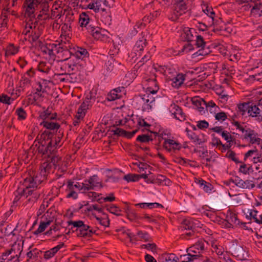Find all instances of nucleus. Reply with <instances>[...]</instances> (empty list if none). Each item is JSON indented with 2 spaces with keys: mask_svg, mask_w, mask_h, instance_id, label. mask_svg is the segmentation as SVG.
Wrapping results in <instances>:
<instances>
[{
  "mask_svg": "<svg viewBox=\"0 0 262 262\" xmlns=\"http://www.w3.org/2000/svg\"><path fill=\"white\" fill-rule=\"evenodd\" d=\"M46 180L43 172L41 174H37L34 171H30L27 174L23 183L25 187L23 191L27 198L30 196L27 200L28 202H35L37 200L40 196V192L36 189Z\"/></svg>",
  "mask_w": 262,
  "mask_h": 262,
  "instance_id": "1",
  "label": "nucleus"
},
{
  "mask_svg": "<svg viewBox=\"0 0 262 262\" xmlns=\"http://www.w3.org/2000/svg\"><path fill=\"white\" fill-rule=\"evenodd\" d=\"M52 137V132L45 130L40 135V141L38 142V152L42 156H45V158L57 153L58 151L55 145H53L52 140H50Z\"/></svg>",
  "mask_w": 262,
  "mask_h": 262,
  "instance_id": "2",
  "label": "nucleus"
},
{
  "mask_svg": "<svg viewBox=\"0 0 262 262\" xmlns=\"http://www.w3.org/2000/svg\"><path fill=\"white\" fill-rule=\"evenodd\" d=\"M68 226H71V228L66 233V234H69L70 230L75 232L78 237H91L95 234L96 230L93 227L85 224L84 222L81 220L70 221L68 222Z\"/></svg>",
  "mask_w": 262,
  "mask_h": 262,
  "instance_id": "3",
  "label": "nucleus"
},
{
  "mask_svg": "<svg viewBox=\"0 0 262 262\" xmlns=\"http://www.w3.org/2000/svg\"><path fill=\"white\" fill-rule=\"evenodd\" d=\"M237 107V113L242 116H244L247 113L249 116L256 117L257 120L262 121V115L260 114L261 110H260L258 105L248 102L238 104Z\"/></svg>",
  "mask_w": 262,
  "mask_h": 262,
  "instance_id": "4",
  "label": "nucleus"
},
{
  "mask_svg": "<svg viewBox=\"0 0 262 262\" xmlns=\"http://www.w3.org/2000/svg\"><path fill=\"white\" fill-rule=\"evenodd\" d=\"M61 164V158L57 156V153L51 155L47 158V161L42 164L40 172H36V173L41 174L43 172L47 180L48 174L50 173L52 167L56 169L57 167H59Z\"/></svg>",
  "mask_w": 262,
  "mask_h": 262,
  "instance_id": "5",
  "label": "nucleus"
},
{
  "mask_svg": "<svg viewBox=\"0 0 262 262\" xmlns=\"http://www.w3.org/2000/svg\"><path fill=\"white\" fill-rule=\"evenodd\" d=\"M187 3L185 0H174L173 9L169 18L172 21L177 20L187 12Z\"/></svg>",
  "mask_w": 262,
  "mask_h": 262,
  "instance_id": "6",
  "label": "nucleus"
},
{
  "mask_svg": "<svg viewBox=\"0 0 262 262\" xmlns=\"http://www.w3.org/2000/svg\"><path fill=\"white\" fill-rule=\"evenodd\" d=\"M243 135L241 138L249 141L251 144H260L261 139L258 137V134L255 130L252 129L247 125H245V128L242 131Z\"/></svg>",
  "mask_w": 262,
  "mask_h": 262,
  "instance_id": "7",
  "label": "nucleus"
},
{
  "mask_svg": "<svg viewBox=\"0 0 262 262\" xmlns=\"http://www.w3.org/2000/svg\"><path fill=\"white\" fill-rule=\"evenodd\" d=\"M89 33L97 40H100L105 42H111V38L108 36L109 32L105 29H103L98 27H94L90 31Z\"/></svg>",
  "mask_w": 262,
  "mask_h": 262,
  "instance_id": "8",
  "label": "nucleus"
},
{
  "mask_svg": "<svg viewBox=\"0 0 262 262\" xmlns=\"http://www.w3.org/2000/svg\"><path fill=\"white\" fill-rule=\"evenodd\" d=\"M26 255L27 259L25 262H40L42 259V251L37 248H32L31 246L28 248Z\"/></svg>",
  "mask_w": 262,
  "mask_h": 262,
  "instance_id": "9",
  "label": "nucleus"
},
{
  "mask_svg": "<svg viewBox=\"0 0 262 262\" xmlns=\"http://www.w3.org/2000/svg\"><path fill=\"white\" fill-rule=\"evenodd\" d=\"M69 54L73 57H76L81 60H84L85 58L89 56V54L85 49L78 47L70 48Z\"/></svg>",
  "mask_w": 262,
  "mask_h": 262,
  "instance_id": "10",
  "label": "nucleus"
},
{
  "mask_svg": "<svg viewBox=\"0 0 262 262\" xmlns=\"http://www.w3.org/2000/svg\"><path fill=\"white\" fill-rule=\"evenodd\" d=\"M195 45L197 48H201V49L195 53L198 55H207L210 52L209 49H205L206 42L204 41L203 37L201 35L196 36Z\"/></svg>",
  "mask_w": 262,
  "mask_h": 262,
  "instance_id": "11",
  "label": "nucleus"
},
{
  "mask_svg": "<svg viewBox=\"0 0 262 262\" xmlns=\"http://www.w3.org/2000/svg\"><path fill=\"white\" fill-rule=\"evenodd\" d=\"M38 46L40 50L42 53L45 54H48L50 56L55 55L54 51L57 49V45L55 43H49L43 45L42 42L40 40L38 41Z\"/></svg>",
  "mask_w": 262,
  "mask_h": 262,
  "instance_id": "12",
  "label": "nucleus"
},
{
  "mask_svg": "<svg viewBox=\"0 0 262 262\" xmlns=\"http://www.w3.org/2000/svg\"><path fill=\"white\" fill-rule=\"evenodd\" d=\"M204 250V243L202 240L198 241L193 246L187 248V252H190L193 255H198V258L201 256V253Z\"/></svg>",
  "mask_w": 262,
  "mask_h": 262,
  "instance_id": "13",
  "label": "nucleus"
},
{
  "mask_svg": "<svg viewBox=\"0 0 262 262\" xmlns=\"http://www.w3.org/2000/svg\"><path fill=\"white\" fill-rule=\"evenodd\" d=\"M79 23L80 27L85 28L89 33L94 27L90 24V19L88 12H82L80 14Z\"/></svg>",
  "mask_w": 262,
  "mask_h": 262,
  "instance_id": "14",
  "label": "nucleus"
},
{
  "mask_svg": "<svg viewBox=\"0 0 262 262\" xmlns=\"http://www.w3.org/2000/svg\"><path fill=\"white\" fill-rule=\"evenodd\" d=\"M186 74L183 73H178L176 75H173L171 76H169V78H170V80L172 81L171 85L172 87L178 89L184 83L185 79Z\"/></svg>",
  "mask_w": 262,
  "mask_h": 262,
  "instance_id": "15",
  "label": "nucleus"
},
{
  "mask_svg": "<svg viewBox=\"0 0 262 262\" xmlns=\"http://www.w3.org/2000/svg\"><path fill=\"white\" fill-rule=\"evenodd\" d=\"M234 183L236 186L242 189H252L255 187V184L252 181L246 180L244 181L240 179L238 177H236L233 181Z\"/></svg>",
  "mask_w": 262,
  "mask_h": 262,
  "instance_id": "16",
  "label": "nucleus"
},
{
  "mask_svg": "<svg viewBox=\"0 0 262 262\" xmlns=\"http://www.w3.org/2000/svg\"><path fill=\"white\" fill-rule=\"evenodd\" d=\"M233 253L235 256L241 260H245L248 257V251L241 246L234 247Z\"/></svg>",
  "mask_w": 262,
  "mask_h": 262,
  "instance_id": "17",
  "label": "nucleus"
},
{
  "mask_svg": "<svg viewBox=\"0 0 262 262\" xmlns=\"http://www.w3.org/2000/svg\"><path fill=\"white\" fill-rule=\"evenodd\" d=\"M171 106L173 110V112L172 113V114L173 115L174 117L180 121H185L186 116L185 113H183L182 109L179 106L175 104H173Z\"/></svg>",
  "mask_w": 262,
  "mask_h": 262,
  "instance_id": "18",
  "label": "nucleus"
},
{
  "mask_svg": "<svg viewBox=\"0 0 262 262\" xmlns=\"http://www.w3.org/2000/svg\"><path fill=\"white\" fill-rule=\"evenodd\" d=\"M64 246L65 245L63 242L60 243L57 246L45 251L43 254V258L45 259H49L51 258L61 248Z\"/></svg>",
  "mask_w": 262,
  "mask_h": 262,
  "instance_id": "19",
  "label": "nucleus"
},
{
  "mask_svg": "<svg viewBox=\"0 0 262 262\" xmlns=\"http://www.w3.org/2000/svg\"><path fill=\"white\" fill-rule=\"evenodd\" d=\"M140 96L141 97V98H142L143 100V111L151 110V103L155 102V99L149 94L140 95Z\"/></svg>",
  "mask_w": 262,
  "mask_h": 262,
  "instance_id": "20",
  "label": "nucleus"
},
{
  "mask_svg": "<svg viewBox=\"0 0 262 262\" xmlns=\"http://www.w3.org/2000/svg\"><path fill=\"white\" fill-rule=\"evenodd\" d=\"M40 125L42 126L43 127L47 128L49 131L56 130L59 129L60 125L57 123L56 121H51V120H48L47 121H42L40 123Z\"/></svg>",
  "mask_w": 262,
  "mask_h": 262,
  "instance_id": "21",
  "label": "nucleus"
},
{
  "mask_svg": "<svg viewBox=\"0 0 262 262\" xmlns=\"http://www.w3.org/2000/svg\"><path fill=\"white\" fill-rule=\"evenodd\" d=\"M226 218L233 227L234 226L236 227L240 225L241 222L238 219L237 214L230 209L227 211Z\"/></svg>",
  "mask_w": 262,
  "mask_h": 262,
  "instance_id": "22",
  "label": "nucleus"
},
{
  "mask_svg": "<svg viewBox=\"0 0 262 262\" xmlns=\"http://www.w3.org/2000/svg\"><path fill=\"white\" fill-rule=\"evenodd\" d=\"M52 137L50 140H52L53 141V145H55L56 149H57L58 147H60L61 146V144H60V143L63 137V133L61 129H59L58 133L55 135H54L53 132H52Z\"/></svg>",
  "mask_w": 262,
  "mask_h": 262,
  "instance_id": "23",
  "label": "nucleus"
},
{
  "mask_svg": "<svg viewBox=\"0 0 262 262\" xmlns=\"http://www.w3.org/2000/svg\"><path fill=\"white\" fill-rule=\"evenodd\" d=\"M84 182L91 184L94 189L96 187H99L100 188H102L103 187L102 182L99 181L98 177L97 174H94L90 177L88 180H85Z\"/></svg>",
  "mask_w": 262,
  "mask_h": 262,
  "instance_id": "24",
  "label": "nucleus"
},
{
  "mask_svg": "<svg viewBox=\"0 0 262 262\" xmlns=\"http://www.w3.org/2000/svg\"><path fill=\"white\" fill-rule=\"evenodd\" d=\"M173 145H176V147H180V143L172 139H164V141L163 144V147L168 152L171 151V148L172 147Z\"/></svg>",
  "mask_w": 262,
  "mask_h": 262,
  "instance_id": "25",
  "label": "nucleus"
},
{
  "mask_svg": "<svg viewBox=\"0 0 262 262\" xmlns=\"http://www.w3.org/2000/svg\"><path fill=\"white\" fill-rule=\"evenodd\" d=\"M8 250L11 251L12 254L15 256H17L20 257V255L23 250V243L21 244L15 243L12 246L11 249Z\"/></svg>",
  "mask_w": 262,
  "mask_h": 262,
  "instance_id": "26",
  "label": "nucleus"
},
{
  "mask_svg": "<svg viewBox=\"0 0 262 262\" xmlns=\"http://www.w3.org/2000/svg\"><path fill=\"white\" fill-rule=\"evenodd\" d=\"M42 1V0H40V3H38L37 6L39 9H41L40 12L45 15L43 19H47L49 17V15L47 13L49 11V5L48 2L46 0L44 2Z\"/></svg>",
  "mask_w": 262,
  "mask_h": 262,
  "instance_id": "27",
  "label": "nucleus"
},
{
  "mask_svg": "<svg viewBox=\"0 0 262 262\" xmlns=\"http://www.w3.org/2000/svg\"><path fill=\"white\" fill-rule=\"evenodd\" d=\"M194 31H195L194 29L185 28L183 30V33L182 34V38L187 42H191L193 41L194 37L192 33Z\"/></svg>",
  "mask_w": 262,
  "mask_h": 262,
  "instance_id": "28",
  "label": "nucleus"
},
{
  "mask_svg": "<svg viewBox=\"0 0 262 262\" xmlns=\"http://www.w3.org/2000/svg\"><path fill=\"white\" fill-rule=\"evenodd\" d=\"M147 45V42L144 37H142L141 38H140L136 43L135 46H134V50L137 52H139V54H140L141 51H143L144 50V48L146 47Z\"/></svg>",
  "mask_w": 262,
  "mask_h": 262,
  "instance_id": "29",
  "label": "nucleus"
},
{
  "mask_svg": "<svg viewBox=\"0 0 262 262\" xmlns=\"http://www.w3.org/2000/svg\"><path fill=\"white\" fill-rule=\"evenodd\" d=\"M80 2V7L83 9H91L94 8V0H78Z\"/></svg>",
  "mask_w": 262,
  "mask_h": 262,
  "instance_id": "30",
  "label": "nucleus"
},
{
  "mask_svg": "<svg viewBox=\"0 0 262 262\" xmlns=\"http://www.w3.org/2000/svg\"><path fill=\"white\" fill-rule=\"evenodd\" d=\"M126 212L127 219L131 221H136L137 220H142L141 216L138 215L136 213L130 210L128 207L126 209Z\"/></svg>",
  "mask_w": 262,
  "mask_h": 262,
  "instance_id": "31",
  "label": "nucleus"
},
{
  "mask_svg": "<svg viewBox=\"0 0 262 262\" xmlns=\"http://www.w3.org/2000/svg\"><path fill=\"white\" fill-rule=\"evenodd\" d=\"M37 68L38 71L48 74L51 70V66L49 63L40 61L38 65Z\"/></svg>",
  "mask_w": 262,
  "mask_h": 262,
  "instance_id": "32",
  "label": "nucleus"
},
{
  "mask_svg": "<svg viewBox=\"0 0 262 262\" xmlns=\"http://www.w3.org/2000/svg\"><path fill=\"white\" fill-rule=\"evenodd\" d=\"M122 97L121 94L116 93V92L113 89L107 94L106 100L108 101H113L116 99H120Z\"/></svg>",
  "mask_w": 262,
  "mask_h": 262,
  "instance_id": "33",
  "label": "nucleus"
},
{
  "mask_svg": "<svg viewBox=\"0 0 262 262\" xmlns=\"http://www.w3.org/2000/svg\"><path fill=\"white\" fill-rule=\"evenodd\" d=\"M52 221L48 220L46 222H41L38 229L34 232V234L37 235L44 231L48 226L50 225Z\"/></svg>",
  "mask_w": 262,
  "mask_h": 262,
  "instance_id": "34",
  "label": "nucleus"
},
{
  "mask_svg": "<svg viewBox=\"0 0 262 262\" xmlns=\"http://www.w3.org/2000/svg\"><path fill=\"white\" fill-rule=\"evenodd\" d=\"M119 64L120 63L116 61L112 56H110L109 59L105 62L107 70L110 71H113L114 67Z\"/></svg>",
  "mask_w": 262,
  "mask_h": 262,
  "instance_id": "35",
  "label": "nucleus"
},
{
  "mask_svg": "<svg viewBox=\"0 0 262 262\" xmlns=\"http://www.w3.org/2000/svg\"><path fill=\"white\" fill-rule=\"evenodd\" d=\"M136 141L141 143H147L149 141H153L152 136L146 134H142L137 137Z\"/></svg>",
  "mask_w": 262,
  "mask_h": 262,
  "instance_id": "36",
  "label": "nucleus"
},
{
  "mask_svg": "<svg viewBox=\"0 0 262 262\" xmlns=\"http://www.w3.org/2000/svg\"><path fill=\"white\" fill-rule=\"evenodd\" d=\"M13 257L12 253L11 251L6 250L5 252H3L0 256V261L2 262H9Z\"/></svg>",
  "mask_w": 262,
  "mask_h": 262,
  "instance_id": "37",
  "label": "nucleus"
},
{
  "mask_svg": "<svg viewBox=\"0 0 262 262\" xmlns=\"http://www.w3.org/2000/svg\"><path fill=\"white\" fill-rule=\"evenodd\" d=\"M38 3H40V0H26L24 5L27 6V9L34 10L35 5L38 8Z\"/></svg>",
  "mask_w": 262,
  "mask_h": 262,
  "instance_id": "38",
  "label": "nucleus"
},
{
  "mask_svg": "<svg viewBox=\"0 0 262 262\" xmlns=\"http://www.w3.org/2000/svg\"><path fill=\"white\" fill-rule=\"evenodd\" d=\"M106 210L110 213L114 214L117 216H121L122 214L120 213L121 210L118 207L115 205H107L105 206Z\"/></svg>",
  "mask_w": 262,
  "mask_h": 262,
  "instance_id": "39",
  "label": "nucleus"
},
{
  "mask_svg": "<svg viewBox=\"0 0 262 262\" xmlns=\"http://www.w3.org/2000/svg\"><path fill=\"white\" fill-rule=\"evenodd\" d=\"M181 258H183L182 262H193L194 260L198 259V255H193L190 252H187V254L181 256Z\"/></svg>",
  "mask_w": 262,
  "mask_h": 262,
  "instance_id": "40",
  "label": "nucleus"
},
{
  "mask_svg": "<svg viewBox=\"0 0 262 262\" xmlns=\"http://www.w3.org/2000/svg\"><path fill=\"white\" fill-rule=\"evenodd\" d=\"M181 228L185 230L194 229L193 223L189 219H185L183 221Z\"/></svg>",
  "mask_w": 262,
  "mask_h": 262,
  "instance_id": "41",
  "label": "nucleus"
},
{
  "mask_svg": "<svg viewBox=\"0 0 262 262\" xmlns=\"http://www.w3.org/2000/svg\"><path fill=\"white\" fill-rule=\"evenodd\" d=\"M143 100L142 98L140 96V95L136 97L133 100V104L137 109L140 110L141 109L143 111Z\"/></svg>",
  "mask_w": 262,
  "mask_h": 262,
  "instance_id": "42",
  "label": "nucleus"
},
{
  "mask_svg": "<svg viewBox=\"0 0 262 262\" xmlns=\"http://www.w3.org/2000/svg\"><path fill=\"white\" fill-rule=\"evenodd\" d=\"M70 48H71L70 45L69 44L67 45L66 42L59 43L57 45V49L56 50L57 53L63 52H68L69 53Z\"/></svg>",
  "mask_w": 262,
  "mask_h": 262,
  "instance_id": "43",
  "label": "nucleus"
},
{
  "mask_svg": "<svg viewBox=\"0 0 262 262\" xmlns=\"http://www.w3.org/2000/svg\"><path fill=\"white\" fill-rule=\"evenodd\" d=\"M39 118L42 120V121H47L50 119V115H51V111L48 108L46 110L39 112Z\"/></svg>",
  "mask_w": 262,
  "mask_h": 262,
  "instance_id": "44",
  "label": "nucleus"
},
{
  "mask_svg": "<svg viewBox=\"0 0 262 262\" xmlns=\"http://www.w3.org/2000/svg\"><path fill=\"white\" fill-rule=\"evenodd\" d=\"M205 8H203V12L209 17L212 18V20H214V18L215 16V13L213 11V10L211 7H209L208 6H204Z\"/></svg>",
  "mask_w": 262,
  "mask_h": 262,
  "instance_id": "45",
  "label": "nucleus"
},
{
  "mask_svg": "<svg viewBox=\"0 0 262 262\" xmlns=\"http://www.w3.org/2000/svg\"><path fill=\"white\" fill-rule=\"evenodd\" d=\"M15 113L18 116V119L19 120H25L27 117V113L23 107L17 108Z\"/></svg>",
  "mask_w": 262,
  "mask_h": 262,
  "instance_id": "46",
  "label": "nucleus"
},
{
  "mask_svg": "<svg viewBox=\"0 0 262 262\" xmlns=\"http://www.w3.org/2000/svg\"><path fill=\"white\" fill-rule=\"evenodd\" d=\"M18 51L17 48H16L13 45H9L6 51V55L10 56L16 54Z\"/></svg>",
  "mask_w": 262,
  "mask_h": 262,
  "instance_id": "47",
  "label": "nucleus"
},
{
  "mask_svg": "<svg viewBox=\"0 0 262 262\" xmlns=\"http://www.w3.org/2000/svg\"><path fill=\"white\" fill-rule=\"evenodd\" d=\"M235 156L236 154L234 151L229 150L227 151L225 157L231 159L232 161H234L236 164L242 163V161H239L238 159L236 158Z\"/></svg>",
  "mask_w": 262,
  "mask_h": 262,
  "instance_id": "48",
  "label": "nucleus"
},
{
  "mask_svg": "<svg viewBox=\"0 0 262 262\" xmlns=\"http://www.w3.org/2000/svg\"><path fill=\"white\" fill-rule=\"evenodd\" d=\"M106 0H94V8L93 9L95 13L100 12L101 9V4H105Z\"/></svg>",
  "mask_w": 262,
  "mask_h": 262,
  "instance_id": "49",
  "label": "nucleus"
},
{
  "mask_svg": "<svg viewBox=\"0 0 262 262\" xmlns=\"http://www.w3.org/2000/svg\"><path fill=\"white\" fill-rule=\"evenodd\" d=\"M86 66V63L84 60H80L77 64L74 66V71L76 72L78 71H81L84 69V68Z\"/></svg>",
  "mask_w": 262,
  "mask_h": 262,
  "instance_id": "50",
  "label": "nucleus"
},
{
  "mask_svg": "<svg viewBox=\"0 0 262 262\" xmlns=\"http://www.w3.org/2000/svg\"><path fill=\"white\" fill-rule=\"evenodd\" d=\"M162 72L164 75L166 76H168L169 75H172L175 73L176 74H177L174 69L168 66H165L164 68H162Z\"/></svg>",
  "mask_w": 262,
  "mask_h": 262,
  "instance_id": "51",
  "label": "nucleus"
},
{
  "mask_svg": "<svg viewBox=\"0 0 262 262\" xmlns=\"http://www.w3.org/2000/svg\"><path fill=\"white\" fill-rule=\"evenodd\" d=\"M151 56L149 53L146 54L143 57L141 58V59L136 64L135 67H137L138 68L142 66L145 62L148 61L150 59Z\"/></svg>",
  "mask_w": 262,
  "mask_h": 262,
  "instance_id": "52",
  "label": "nucleus"
},
{
  "mask_svg": "<svg viewBox=\"0 0 262 262\" xmlns=\"http://www.w3.org/2000/svg\"><path fill=\"white\" fill-rule=\"evenodd\" d=\"M222 137L224 138V139L228 142V143H231L233 142L235 140V138H233L230 135L229 132L227 131H223L222 132Z\"/></svg>",
  "mask_w": 262,
  "mask_h": 262,
  "instance_id": "53",
  "label": "nucleus"
},
{
  "mask_svg": "<svg viewBox=\"0 0 262 262\" xmlns=\"http://www.w3.org/2000/svg\"><path fill=\"white\" fill-rule=\"evenodd\" d=\"M40 35V34L39 32H37L36 31H32L31 34L29 36V41L31 43H33L34 42H35L38 40Z\"/></svg>",
  "mask_w": 262,
  "mask_h": 262,
  "instance_id": "54",
  "label": "nucleus"
},
{
  "mask_svg": "<svg viewBox=\"0 0 262 262\" xmlns=\"http://www.w3.org/2000/svg\"><path fill=\"white\" fill-rule=\"evenodd\" d=\"M242 164L241 165L239 168V171L245 174H248L249 173V171L252 170V167L249 166L247 167V165L244 163H241Z\"/></svg>",
  "mask_w": 262,
  "mask_h": 262,
  "instance_id": "55",
  "label": "nucleus"
},
{
  "mask_svg": "<svg viewBox=\"0 0 262 262\" xmlns=\"http://www.w3.org/2000/svg\"><path fill=\"white\" fill-rule=\"evenodd\" d=\"M187 136L190 140L193 141V142H197L199 144H200L202 143L201 139L199 138V136L195 134V133L191 132L190 133H188Z\"/></svg>",
  "mask_w": 262,
  "mask_h": 262,
  "instance_id": "56",
  "label": "nucleus"
},
{
  "mask_svg": "<svg viewBox=\"0 0 262 262\" xmlns=\"http://www.w3.org/2000/svg\"><path fill=\"white\" fill-rule=\"evenodd\" d=\"M17 227V226L15 228L13 229L11 225H7L5 228V230H3L4 236L10 235L11 233L16 230Z\"/></svg>",
  "mask_w": 262,
  "mask_h": 262,
  "instance_id": "57",
  "label": "nucleus"
},
{
  "mask_svg": "<svg viewBox=\"0 0 262 262\" xmlns=\"http://www.w3.org/2000/svg\"><path fill=\"white\" fill-rule=\"evenodd\" d=\"M215 118L218 121H224L227 119V115L224 112H220L215 114Z\"/></svg>",
  "mask_w": 262,
  "mask_h": 262,
  "instance_id": "58",
  "label": "nucleus"
},
{
  "mask_svg": "<svg viewBox=\"0 0 262 262\" xmlns=\"http://www.w3.org/2000/svg\"><path fill=\"white\" fill-rule=\"evenodd\" d=\"M192 103L197 107H198L200 106H201L202 103L203 104V105L206 104V101L203 99L199 98H192Z\"/></svg>",
  "mask_w": 262,
  "mask_h": 262,
  "instance_id": "59",
  "label": "nucleus"
},
{
  "mask_svg": "<svg viewBox=\"0 0 262 262\" xmlns=\"http://www.w3.org/2000/svg\"><path fill=\"white\" fill-rule=\"evenodd\" d=\"M258 213V211L256 210H251L250 212V216L251 217H252L255 222L258 224H261V220L260 219H258L256 216L257 213Z\"/></svg>",
  "mask_w": 262,
  "mask_h": 262,
  "instance_id": "60",
  "label": "nucleus"
},
{
  "mask_svg": "<svg viewBox=\"0 0 262 262\" xmlns=\"http://www.w3.org/2000/svg\"><path fill=\"white\" fill-rule=\"evenodd\" d=\"M101 200H103L104 202H113L115 200V197L114 196V193H111L109 194V196L98 199L96 201L99 203H101Z\"/></svg>",
  "mask_w": 262,
  "mask_h": 262,
  "instance_id": "61",
  "label": "nucleus"
},
{
  "mask_svg": "<svg viewBox=\"0 0 262 262\" xmlns=\"http://www.w3.org/2000/svg\"><path fill=\"white\" fill-rule=\"evenodd\" d=\"M193 45L190 42H187V43L184 45L181 50V53L186 52L188 53L193 50Z\"/></svg>",
  "mask_w": 262,
  "mask_h": 262,
  "instance_id": "62",
  "label": "nucleus"
},
{
  "mask_svg": "<svg viewBox=\"0 0 262 262\" xmlns=\"http://www.w3.org/2000/svg\"><path fill=\"white\" fill-rule=\"evenodd\" d=\"M196 126L201 129L207 128L209 126V123L206 120H201L197 122Z\"/></svg>",
  "mask_w": 262,
  "mask_h": 262,
  "instance_id": "63",
  "label": "nucleus"
},
{
  "mask_svg": "<svg viewBox=\"0 0 262 262\" xmlns=\"http://www.w3.org/2000/svg\"><path fill=\"white\" fill-rule=\"evenodd\" d=\"M63 67L64 68V69H67V72L68 73L71 72L72 74H73L75 72L74 71V66L70 60L68 63H63Z\"/></svg>",
  "mask_w": 262,
  "mask_h": 262,
  "instance_id": "64",
  "label": "nucleus"
}]
</instances>
